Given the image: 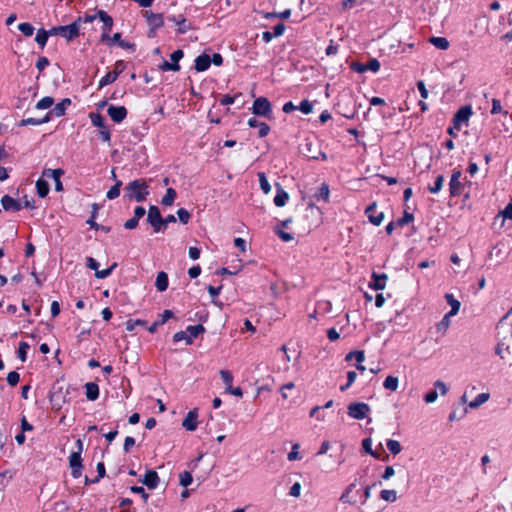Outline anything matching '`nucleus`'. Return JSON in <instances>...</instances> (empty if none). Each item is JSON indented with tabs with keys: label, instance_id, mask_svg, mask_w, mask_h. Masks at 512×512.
<instances>
[{
	"label": "nucleus",
	"instance_id": "nucleus-13",
	"mask_svg": "<svg viewBox=\"0 0 512 512\" xmlns=\"http://www.w3.org/2000/svg\"><path fill=\"white\" fill-rule=\"evenodd\" d=\"M167 20L174 23L177 26V33L184 34L190 30V24L185 20L182 14L172 15L167 17Z\"/></svg>",
	"mask_w": 512,
	"mask_h": 512
},
{
	"label": "nucleus",
	"instance_id": "nucleus-41",
	"mask_svg": "<svg viewBox=\"0 0 512 512\" xmlns=\"http://www.w3.org/2000/svg\"><path fill=\"white\" fill-rule=\"evenodd\" d=\"M50 118L49 116H45L41 119H37V118H26L24 120H22V125H42V124H46L50 121Z\"/></svg>",
	"mask_w": 512,
	"mask_h": 512
},
{
	"label": "nucleus",
	"instance_id": "nucleus-27",
	"mask_svg": "<svg viewBox=\"0 0 512 512\" xmlns=\"http://www.w3.org/2000/svg\"><path fill=\"white\" fill-rule=\"evenodd\" d=\"M167 286H168L167 273H165V272L157 273V277H156L157 291H160V292L166 291Z\"/></svg>",
	"mask_w": 512,
	"mask_h": 512
},
{
	"label": "nucleus",
	"instance_id": "nucleus-59",
	"mask_svg": "<svg viewBox=\"0 0 512 512\" xmlns=\"http://www.w3.org/2000/svg\"><path fill=\"white\" fill-rule=\"evenodd\" d=\"M437 398H438V393L436 392V390H432V391L428 392L427 395H425V397H423V401H425V403H427V404H430V403L435 402Z\"/></svg>",
	"mask_w": 512,
	"mask_h": 512
},
{
	"label": "nucleus",
	"instance_id": "nucleus-50",
	"mask_svg": "<svg viewBox=\"0 0 512 512\" xmlns=\"http://www.w3.org/2000/svg\"><path fill=\"white\" fill-rule=\"evenodd\" d=\"M351 359H355L356 363H362L364 361V353L362 351H353L346 354L345 360L350 361Z\"/></svg>",
	"mask_w": 512,
	"mask_h": 512
},
{
	"label": "nucleus",
	"instance_id": "nucleus-28",
	"mask_svg": "<svg viewBox=\"0 0 512 512\" xmlns=\"http://www.w3.org/2000/svg\"><path fill=\"white\" fill-rule=\"evenodd\" d=\"M177 196V193H175V190L173 188H167L166 194L162 196L161 204L165 207H170L173 204V201L175 200V197Z\"/></svg>",
	"mask_w": 512,
	"mask_h": 512
},
{
	"label": "nucleus",
	"instance_id": "nucleus-61",
	"mask_svg": "<svg viewBox=\"0 0 512 512\" xmlns=\"http://www.w3.org/2000/svg\"><path fill=\"white\" fill-rule=\"evenodd\" d=\"M366 69H368L370 72L376 73L379 71V62L376 59L368 61V64H366Z\"/></svg>",
	"mask_w": 512,
	"mask_h": 512
},
{
	"label": "nucleus",
	"instance_id": "nucleus-31",
	"mask_svg": "<svg viewBox=\"0 0 512 512\" xmlns=\"http://www.w3.org/2000/svg\"><path fill=\"white\" fill-rule=\"evenodd\" d=\"M35 188H37V195L40 198H45L48 195V191H50V187H48V182L39 179L35 182Z\"/></svg>",
	"mask_w": 512,
	"mask_h": 512
},
{
	"label": "nucleus",
	"instance_id": "nucleus-34",
	"mask_svg": "<svg viewBox=\"0 0 512 512\" xmlns=\"http://www.w3.org/2000/svg\"><path fill=\"white\" fill-rule=\"evenodd\" d=\"M451 317H453V316H448V314L443 315L442 320H440V322H438L437 325H435V329H437V332L444 335V333H446V331H448L449 319Z\"/></svg>",
	"mask_w": 512,
	"mask_h": 512
},
{
	"label": "nucleus",
	"instance_id": "nucleus-37",
	"mask_svg": "<svg viewBox=\"0 0 512 512\" xmlns=\"http://www.w3.org/2000/svg\"><path fill=\"white\" fill-rule=\"evenodd\" d=\"M50 36L51 35H49L46 32V30L40 29L39 31H37V35H35V42H37V44H39L40 48H44L46 45V41H48V38Z\"/></svg>",
	"mask_w": 512,
	"mask_h": 512
},
{
	"label": "nucleus",
	"instance_id": "nucleus-40",
	"mask_svg": "<svg viewBox=\"0 0 512 512\" xmlns=\"http://www.w3.org/2000/svg\"><path fill=\"white\" fill-rule=\"evenodd\" d=\"M386 449L393 455L401 453V445L397 440H386Z\"/></svg>",
	"mask_w": 512,
	"mask_h": 512
},
{
	"label": "nucleus",
	"instance_id": "nucleus-57",
	"mask_svg": "<svg viewBox=\"0 0 512 512\" xmlns=\"http://www.w3.org/2000/svg\"><path fill=\"white\" fill-rule=\"evenodd\" d=\"M219 375H221V380H223L224 385H232V374H230L228 370L219 371Z\"/></svg>",
	"mask_w": 512,
	"mask_h": 512
},
{
	"label": "nucleus",
	"instance_id": "nucleus-53",
	"mask_svg": "<svg viewBox=\"0 0 512 512\" xmlns=\"http://www.w3.org/2000/svg\"><path fill=\"white\" fill-rule=\"evenodd\" d=\"M361 447L365 449L366 454L372 455L373 458L377 459V453L371 448L370 438H365V440L361 441Z\"/></svg>",
	"mask_w": 512,
	"mask_h": 512
},
{
	"label": "nucleus",
	"instance_id": "nucleus-19",
	"mask_svg": "<svg viewBox=\"0 0 512 512\" xmlns=\"http://www.w3.org/2000/svg\"><path fill=\"white\" fill-rule=\"evenodd\" d=\"M142 484L146 485L147 488L154 490L158 485V475L154 470H149L141 480Z\"/></svg>",
	"mask_w": 512,
	"mask_h": 512
},
{
	"label": "nucleus",
	"instance_id": "nucleus-11",
	"mask_svg": "<svg viewBox=\"0 0 512 512\" xmlns=\"http://www.w3.org/2000/svg\"><path fill=\"white\" fill-rule=\"evenodd\" d=\"M99 20L102 21V35H100V41L104 42L108 39V33H110L111 27L113 26V20L104 10H99Z\"/></svg>",
	"mask_w": 512,
	"mask_h": 512
},
{
	"label": "nucleus",
	"instance_id": "nucleus-9",
	"mask_svg": "<svg viewBox=\"0 0 512 512\" xmlns=\"http://www.w3.org/2000/svg\"><path fill=\"white\" fill-rule=\"evenodd\" d=\"M107 115L114 123L119 124L127 117V109L123 106L110 105L107 108Z\"/></svg>",
	"mask_w": 512,
	"mask_h": 512
},
{
	"label": "nucleus",
	"instance_id": "nucleus-12",
	"mask_svg": "<svg viewBox=\"0 0 512 512\" xmlns=\"http://www.w3.org/2000/svg\"><path fill=\"white\" fill-rule=\"evenodd\" d=\"M374 209H376V203L368 205V207L365 209V214L368 216V221H370V223H372L374 226L378 227L383 222L384 214L383 212L375 214Z\"/></svg>",
	"mask_w": 512,
	"mask_h": 512
},
{
	"label": "nucleus",
	"instance_id": "nucleus-45",
	"mask_svg": "<svg viewBox=\"0 0 512 512\" xmlns=\"http://www.w3.org/2000/svg\"><path fill=\"white\" fill-rule=\"evenodd\" d=\"M192 484V475L188 471H183L179 474V485L182 487H189Z\"/></svg>",
	"mask_w": 512,
	"mask_h": 512
},
{
	"label": "nucleus",
	"instance_id": "nucleus-8",
	"mask_svg": "<svg viewBox=\"0 0 512 512\" xmlns=\"http://www.w3.org/2000/svg\"><path fill=\"white\" fill-rule=\"evenodd\" d=\"M459 179H461V171L454 170V172H452V177H450V182H448V191H450V196L457 197L463 192V184H461Z\"/></svg>",
	"mask_w": 512,
	"mask_h": 512
},
{
	"label": "nucleus",
	"instance_id": "nucleus-55",
	"mask_svg": "<svg viewBox=\"0 0 512 512\" xmlns=\"http://www.w3.org/2000/svg\"><path fill=\"white\" fill-rule=\"evenodd\" d=\"M177 219H179V222L182 224H187L190 219L189 211L184 208L177 210Z\"/></svg>",
	"mask_w": 512,
	"mask_h": 512
},
{
	"label": "nucleus",
	"instance_id": "nucleus-60",
	"mask_svg": "<svg viewBox=\"0 0 512 512\" xmlns=\"http://www.w3.org/2000/svg\"><path fill=\"white\" fill-rule=\"evenodd\" d=\"M297 449H299L298 444H294L293 447H291V452L288 453V461L299 460V453H297Z\"/></svg>",
	"mask_w": 512,
	"mask_h": 512
},
{
	"label": "nucleus",
	"instance_id": "nucleus-17",
	"mask_svg": "<svg viewBox=\"0 0 512 512\" xmlns=\"http://www.w3.org/2000/svg\"><path fill=\"white\" fill-rule=\"evenodd\" d=\"M0 202H2L3 210L7 212H18L21 209V203L11 196H3Z\"/></svg>",
	"mask_w": 512,
	"mask_h": 512
},
{
	"label": "nucleus",
	"instance_id": "nucleus-21",
	"mask_svg": "<svg viewBox=\"0 0 512 512\" xmlns=\"http://www.w3.org/2000/svg\"><path fill=\"white\" fill-rule=\"evenodd\" d=\"M248 125L251 128H258V135L261 138L267 136L269 133V126L264 122L256 120L255 118H249Z\"/></svg>",
	"mask_w": 512,
	"mask_h": 512
},
{
	"label": "nucleus",
	"instance_id": "nucleus-38",
	"mask_svg": "<svg viewBox=\"0 0 512 512\" xmlns=\"http://www.w3.org/2000/svg\"><path fill=\"white\" fill-rule=\"evenodd\" d=\"M383 388L391 391H396L398 389V378L388 376L385 381H383Z\"/></svg>",
	"mask_w": 512,
	"mask_h": 512
},
{
	"label": "nucleus",
	"instance_id": "nucleus-54",
	"mask_svg": "<svg viewBox=\"0 0 512 512\" xmlns=\"http://www.w3.org/2000/svg\"><path fill=\"white\" fill-rule=\"evenodd\" d=\"M29 346H28V343L26 342H20V344H18V359H20V361L22 362H25L26 360V351L28 350Z\"/></svg>",
	"mask_w": 512,
	"mask_h": 512
},
{
	"label": "nucleus",
	"instance_id": "nucleus-51",
	"mask_svg": "<svg viewBox=\"0 0 512 512\" xmlns=\"http://www.w3.org/2000/svg\"><path fill=\"white\" fill-rule=\"evenodd\" d=\"M114 268H115V264H112V266L102 269V270L97 269V271H95V278L107 279V277L110 276L111 271H113Z\"/></svg>",
	"mask_w": 512,
	"mask_h": 512
},
{
	"label": "nucleus",
	"instance_id": "nucleus-2",
	"mask_svg": "<svg viewBox=\"0 0 512 512\" xmlns=\"http://www.w3.org/2000/svg\"><path fill=\"white\" fill-rule=\"evenodd\" d=\"M51 36H60L67 41H72L80 34V19L65 26H54L47 31Z\"/></svg>",
	"mask_w": 512,
	"mask_h": 512
},
{
	"label": "nucleus",
	"instance_id": "nucleus-26",
	"mask_svg": "<svg viewBox=\"0 0 512 512\" xmlns=\"http://www.w3.org/2000/svg\"><path fill=\"white\" fill-rule=\"evenodd\" d=\"M489 398H490V395L488 393H481V394L475 396L474 400L468 402V408H470V409L479 408L481 405H483L485 402H487Z\"/></svg>",
	"mask_w": 512,
	"mask_h": 512
},
{
	"label": "nucleus",
	"instance_id": "nucleus-20",
	"mask_svg": "<svg viewBox=\"0 0 512 512\" xmlns=\"http://www.w3.org/2000/svg\"><path fill=\"white\" fill-rule=\"evenodd\" d=\"M386 280H387V276L385 273H382V274L373 273L372 274V282H370V287H372V289H374L376 291H382L384 289V286H386Z\"/></svg>",
	"mask_w": 512,
	"mask_h": 512
},
{
	"label": "nucleus",
	"instance_id": "nucleus-25",
	"mask_svg": "<svg viewBox=\"0 0 512 512\" xmlns=\"http://www.w3.org/2000/svg\"><path fill=\"white\" fill-rule=\"evenodd\" d=\"M445 301H447V304L450 305V312H448V316H455L458 314L459 310V302L458 300L453 296V294H445Z\"/></svg>",
	"mask_w": 512,
	"mask_h": 512
},
{
	"label": "nucleus",
	"instance_id": "nucleus-63",
	"mask_svg": "<svg viewBox=\"0 0 512 512\" xmlns=\"http://www.w3.org/2000/svg\"><path fill=\"white\" fill-rule=\"evenodd\" d=\"M501 113V104L500 100L498 99H492V110H490V114H499Z\"/></svg>",
	"mask_w": 512,
	"mask_h": 512
},
{
	"label": "nucleus",
	"instance_id": "nucleus-22",
	"mask_svg": "<svg viewBox=\"0 0 512 512\" xmlns=\"http://www.w3.org/2000/svg\"><path fill=\"white\" fill-rule=\"evenodd\" d=\"M210 66V57L207 54H202L194 60V69L198 72H203L209 69Z\"/></svg>",
	"mask_w": 512,
	"mask_h": 512
},
{
	"label": "nucleus",
	"instance_id": "nucleus-56",
	"mask_svg": "<svg viewBox=\"0 0 512 512\" xmlns=\"http://www.w3.org/2000/svg\"><path fill=\"white\" fill-rule=\"evenodd\" d=\"M298 109H300L301 113L309 115L312 112V104L310 101L305 99L301 101L300 107H298Z\"/></svg>",
	"mask_w": 512,
	"mask_h": 512
},
{
	"label": "nucleus",
	"instance_id": "nucleus-49",
	"mask_svg": "<svg viewBox=\"0 0 512 512\" xmlns=\"http://www.w3.org/2000/svg\"><path fill=\"white\" fill-rule=\"evenodd\" d=\"M147 322L142 319H129L126 322V330L132 332L137 326H145Z\"/></svg>",
	"mask_w": 512,
	"mask_h": 512
},
{
	"label": "nucleus",
	"instance_id": "nucleus-6",
	"mask_svg": "<svg viewBox=\"0 0 512 512\" xmlns=\"http://www.w3.org/2000/svg\"><path fill=\"white\" fill-rule=\"evenodd\" d=\"M147 223L151 224V227L154 228V233L162 231V216L157 206L152 205L147 210Z\"/></svg>",
	"mask_w": 512,
	"mask_h": 512
},
{
	"label": "nucleus",
	"instance_id": "nucleus-48",
	"mask_svg": "<svg viewBox=\"0 0 512 512\" xmlns=\"http://www.w3.org/2000/svg\"><path fill=\"white\" fill-rule=\"evenodd\" d=\"M258 179H259V188H261V191H263L264 194H269V192H270L269 182L267 181V178H265V175L263 172H259Z\"/></svg>",
	"mask_w": 512,
	"mask_h": 512
},
{
	"label": "nucleus",
	"instance_id": "nucleus-32",
	"mask_svg": "<svg viewBox=\"0 0 512 512\" xmlns=\"http://www.w3.org/2000/svg\"><path fill=\"white\" fill-rule=\"evenodd\" d=\"M355 487H356V484H354V483H351L350 486L346 487L345 492H343V494H341V497H340L341 503H346V504L356 503V500L351 498V492H352V490H354Z\"/></svg>",
	"mask_w": 512,
	"mask_h": 512
},
{
	"label": "nucleus",
	"instance_id": "nucleus-23",
	"mask_svg": "<svg viewBox=\"0 0 512 512\" xmlns=\"http://www.w3.org/2000/svg\"><path fill=\"white\" fill-rule=\"evenodd\" d=\"M85 397L89 401H95L98 398V385L94 382L85 383Z\"/></svg>",
	"mask_w": 512,
	"mask_h": 512
},
{
	"label": "nucleus",
	"instance_id": "nucleus-1",
	"mask_svg": "<svg viewBox=\"0 0 512 512\" xmlns=\"http://www.w3.org/2000/svg\"><path fill=\"white\" fill-rule=\"evenodd\" d=\"M147 196V182L141 179L129 182L126 188H124V198L127 200H135L137 203H142L147 199Z\"/></svg>",
	"mask_w": 512,
	"mask_h": 512
},
{
	"label": "nucleus",
	"instance_id": "nucleus-42",
	"mask_svg": "<svg viewBox=\"0 0 512 512\" xmlns=\"http://www.w3.org/2000/svg\"><path fill=\"white\" fill-rule=\"evenodd\" d=\"M51 106H53V98H51L50 96H45L44 98L40 99L39 102H37L35 108L39 110H45L50 109Z\"/></svg>",
	"mask_w": 512,
	"mask_h": 512
},
{
	"label": "nucleus",
	"instance_id": "nucleus-39",
	"mask_svg": "<svg viewBox=\"0 0 512 512\" xmlns=\"http://www.w3.org/2000/svg\"><path fill=\"white\" fill-rule=\"evenodd\" d=\"M120 74L107 72L106 76L100 78L99 88L105 87L108 84L114 83Z\"/></svg>",
	"mask_w": 512,
	"mask_h": 512
},
{
	"label": "nucleus",
	"instance_id": "nucleus-15",
	"mask_svg": "<svg viewBox=\"0 0 512 512\" xmlns=\"http://www.w3.org/2000/svg\"><path fill=\"white\" fill-rule=\"evenodd\" d=\"M182 427L186 429L189 432L194 431L197 429V409L194 408L191 411L188 412V415H186V418L182 420Z\"/></svg>",
	"mask_w": 512,
	"mask_h": 512
},
{
	"label": "nucleus",
	"instance_id": "nucleus-7",
	"mask_svg": "<svg viewBox=\"0 0 512 512\" xmlns=\"http://www.w3.org/2000/svg\"><path fill=\"white\" fill-rule=\"evenodd\" d=\"M253 114L261 117H269L270 103L265 97H258L253 102Z\"/></svg>",
	"mask_w": 512,
	"mask_h": 512
},
{
	"label": "nucleus",
	"instance_id": "nucleus-4",
	"mask_svg": "<svg viewBox=\"0 0 512 512\" xmlns=\"http://www.w3.org/2000/svg\"><path fill=\"white\" fill-rule=\"evenodd\" d=\"M75 445H77V450L70 453L69 456V467H70V475L72 478L78 479L81 476V450L83 449V442L81 440L75 441Z\"/></svg>",
	"mask_w": 512,
	"mask_h": 512
},
{
	"label": "nucleus",
	"instance_id": "nucleus-47",
	"mask_svg": "<svg viewBox=\"0 0 512 512\" xmlns=\"http://www.w3.org/2000/svg\"><path fill=\"white\" fill-rule=\"evenodd\" d=\"M315 198L318 201H327L329 198V187H327L325 183L321 184L320 190H318V193H316Z\"/></svg>",
	"mask_w": 512,
	"mask_h": 512
},
{
	"label": "nucleus",
	"instance_id": "nucleus-35",
	"mask_svg": "<svg viewBox=\"0 0 512 512\" xmlns=\"http://www.w3.org/2000/svg\"><path fill=\"white\" fill-rule=\"evenodd\" d=\"M120 187L121 181L116 180V184L110 187L109 191L106 193L107 200H115L120 195Z\"/></svg>",
	"mask_w": 512,
	"mask_h": 512
},
{
	"label": "nucleus",
	"instance_id": "nucleus-16",
	"mask_svg": "<svg viewBox=\"0 0 512 512\" xmlns=\"http://www.w3.org/2000/svg\"><path fill=\"white\" fill-rule=\"evenodd\" d=\"M70 106V99L64 98L62 101L54 105V108L49 111V113L45 114V116L49 117H61L65 115V110Z\"/></svg>",
	"mask_w": 512,
	"mask_h": 512
},
{
	"label": "nucleus",
	"instance_id": "nucleus-29",
	"mask_svg": "<svg viewBox=\"0 0 512 512\" xmlns=\"http://www.w3.org/2000/svg\"><path fill=\"white\" fill-rule=\"evenodd\" d=\"M428 42L439 50H447L449 46L448 40L445 37H432Z\"/></svg>",
	"mask_w": 512,
	"mask_h": 512
},
{
	"label": "nucleus",
	"instance_id": "nucleus-5",
	"mask_svg": "<svg viewBox=\"0 0 512 512\" xmlns=\"http://www.w3.org/2000/svg\"><path fill=\"white\" fill-rule=\"evenodd\" d=\"M370 410L365 402H351L348 405V416L355 420H362L366 418Z\"/></svg>",
	"mask_w": 512,
	"mask_h": 512
},
{
	"label": "nucleus",
	"instance_id": "nucleus-18",
	"mask_svg": "<svg viewBox=\"0 0 512 512\" xmlns=\"http://www.w3.org/2000/svg\"><path fill=\"white\" fill-rule=\"evenodd\" d=\"M146 20L147 25L151 26L152 29L156 30L163 25L162 14L153 13L151 11H146Z\"/></svg>",
	"mask_w": 512,
	"mask_h": 512
},
{
	"label": "nucleus",
	"instance_id": "nucleus-33",
	"mask_svg": "<svg viewBox=\"0 0 512 512\" xmlns=\"http://www.w3.org/2000/svg\"><path fill=\"white\" fill-rule=\"evenodd\" d=\"M90 123L94 125V127L102 129H107V126H105V122H103V117L100 116L99 113H90L89 114Z\"/></svg>",
	"mask_w": 512,
	"mask_h": 512
},
{
	"label": "nucleus",
	"instance_id": "nucleus-3",
	"mask_svg": "<svg viewBox=\"0 0 512 512\" xmlns=\"http://www.w3.org/2000/svg\"><path fill=\"white\" fill-rule=\"evenodd\" d=\"M203 332H205V328H203L201 324L189 325L186 331L176 332V334L172 336V339H174L176 343L185 341L186 344L191 345L192 339L199 337Z\"/></svg>",
	"mask_w": 512,
	"mask_h": 512
},
{
	"label": "nucleus",
	"instance_id": "nucleus-43",
	"mask_svg": "<svg viewBox=\"0 0 512 512\" xmlns=\"http://www.w3.org/2000/svg\"><path fill=\"white\" fill-rule=\"evenodd\" d=\"M159 69H161L162 72H177L180 70V66L178 65V63L164 61L162 62L161 65H159Z\"/></svg>",
	"mask_w": 512,
	"mask_h": 512
},
{
	"label": "nucleus",
	"instance_id": "nucleus-36",
	"mask_svg": "<svg viewBox=\"0 0 512 512\" xmlns=\"http://www.w3.org/2000/svg\"><path fill=\"white\" fill-rule=\"evenodd\" d=\"M380 499L387 503H393L398 499V496H396L395 490H382V492H380Z\"/></svg>",
	"mask_w": 512,
	"mask_h": 512
},
{
	"label": "nucleus",
	"instance_id": "nucleus-46",
	"mask_svg": "<svg viewBox=\"0 0 512 512\" xmlns=\"http://www.w3.org/2000/svg\"><path fill=\"white\" fill-rule=\"evenodd\" d=\"M18 31L22 32L24 36L31 37L33 35V31H35V28L28 22L20 23L18 24Z\"/></svg>",
	"mask_w": 512,
	"mask_h": 512
},
{
	"label": "nucleus",
	"instance_id": "nucleus-58",
	"mask_svg": "<svg viewBox=\"0 0 512 512\" xmlns=\"http://www.w3.org/2000/svg\"><path fill=\"white\" fill-rule=\"evenodd\" d=\"M19 381V374L16 371H10V373L7 374V383L15 386L18 384Z\"/></svg>",
	"mask_w": 512,
	"mask_h": 512
},
{
	"label": "nucleus",
	"instance_id": "nucleus-24",
	"mask_svg": "<svg viewBox=\"0 0 512 512\" xmlns=\"http://www.w3.org/2000/svg\"><path fill=\"white\" fill-rule=\"evenodd\" d=\"M288 199L289 195L280 186H278V190H276V195H274L273 199L274 206L282 207Z\"/></svg>",
	"mask_w": 512,
	"mask_h": 512
},
{
	"label": "nucleus",
	"instance_id": "nucleus-10",
	"mask_svg": "<svg viewBox=\"0 0 512 512\" xmlns=\"http://www.w3.org/2000/svg\"><path fill=\"white\" fill-rule=\"evenodd\" d=\"M471 116V107L464 106L458 109L457 113L454 115V127L459 130L461 125L468 123V119Z\"/></svg>",
	"mask_w": 512,
	"mask_h": 512
},
{
	"label": "nucleus",
	"instance_id": "nucleus-44",
	"mask_svg": "<svg viewBox=\"0 0 512 512\" xmlns=\"http://www.w3.org/2000/svg\"><path fill=\"white\" fill-rule=\"evenodd\" d=\"M443 182V175H438L437 178H435V182H433V186L428 188V191L432 194L438 193L443 188Z\"/></svg>",
	"mask_w": 512,
	"mask_h": 512
},
{
	"label": "nucleus",
	"instance_id": "nucleus-64",
	"mask_svg": "<svg viewBox=\"0 0 512 512\" xmlns=\"http://www.w3.org/2000/svg\"><path fill=\"white\" fill-rule=\"evenodd\" d=\"M502 216L512 221V204H507V206H505L504 211H502Z\"/></svg>",
	"mask_w": 512,
	"mask_h": 512
},
{
	"label": "nucleus",
	"instance_id": "nucleus-14",
	"mask_svg": "<svg viewBox=\"0 0 512 512\" xmlns=\"http://www.w3.org/2000/svg\"><path fill=\"white\" fill-rule=\"evenodd\" d=\"M42 175L46 178H51L52 183H55V191L60 192L63 187H61L60 177L63 175V171L61 169H46L42 172Z\"/></svg>",
	"mask_w": 512,
	"mask_h": 512
},
{
	"label": "nucleus",
	"instance_id": "nucleus-52",
	"mask_svg": "<svg viewBox=\"0 0 512 512\" xmlns=\"http://www.w3.org/2000/svg\"><path fill=\"white\" fill-rule=\"evenodd\" d=\"M412 221H413V214L405 212V213H403V216L401 218H398L397 223H395V224H397L398 227H404Z\"/></svg>",
	"mask_w": 512,
	"mask_h": 512
},
{
	"label": "nucleus",
	"instance_id": "nucleus-30",
	"mask_svg": "<svg viewBox=\"0 0 512 512\" xmlns=\"http://www.w3.org/2000/svg\"><path fill=\"white\" fill-rule=\"evenodd\" d=\"M106 41H109L112 44H117V45H119L120 48H123V49H132L133 48L132 43H128V42L120 39V33H116L112 37L109 36V38H106Z\"/></svg>",
	"mask_w": 512,
	"mask_h": 512
},
{
	"label": "nucleus",
	"instance_id": "nucleus-62",
	"mask_svg": "<svg viewBox=\"0 0 512 512\" xmlns=\"http://www.w3.org/2000/svg\"><path fill=\"white\" fill-rule=\"evenodd\" d=\"M139 220H140V218H131V219L127 220L126 223H124V228H126L128 230H133V229L137 228Z\"/></svg>",
	"mask_w": 512,
	"mask_h": 512
}]
</instances>
